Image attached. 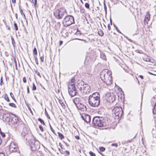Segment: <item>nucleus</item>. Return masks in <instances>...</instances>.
<instances>
[{
  "label": "nucleus",
  "instance_id": "obj_1",
  "mask_svg": "<svg viewBox=\"0 0 156 156\" xmlns=\"http://www.w3.org/2000/svg\"><path fill=\"white\" fill-rule=\"evenodd\" d=\"M100 78L107 85H110L112 82V72L108 69L102 70L101 72Z\"/></svg>",
  "mask_w": 156,
  "mask_h": 156
},
{
  "label": "nucleus",
  "instance_id": "obj_2",
  "mask_svg": "<svg viewBox=\"0 0 156 156\" xmlns=\"http://www.w3.org/2000/svg\"><path fill=\"white\" fill-rule=\"evenodd\" d=\"M99 94L97 92L93 93L90 95L88 98L89 104L93 107H98L100 103Z\"/></svg>",
  "mask_w": 156,
  "mask_h": 156
},
{
  "label": "nucleus",
  "instance_id": "obj_3",
  "mask_svg": "<svg viewBox=\"0 0 156 156\" xmlns=\"http://www.w3.org/2000/svg\"><path fill=\"white\" fill-rule=\"evenodd\" d=\"M92 124L94 126L106 127L108 125L107 121L102 117L96 116L93 119Z\"/></svg>",
  "mask_w": 156,
  "mask_h": 156
},
{
  "label": "nucleus",
  "instance_id": "obj_4",
  "mask_svg": "<svg viewBox=\"0 0 156 156\" xmlns=\"http://www.w3.org/2000/svg\"><path fill=\"white\" fill-rule=\"evenodd\" d=\"M66 13V10L63 8H61L55 10L54 12V14L57 19H61Z\"/></svg>",
  "mask_w": 156,
  "mask_h": 156
},
{
  "label": "nucleus",
  "instance_id": "obj_5",
  "mask_svg": "<svg viewBox=\"0 0 156 156\" xmlns=\"http://www.w3.org/2000/svg\"><path fill=\"white\" fill-rule=\"evenodd\" d=\"M74 23L73 17L71 15H68L64 18L62 24L65 27L69 26Z\"/></svg>",
  "mask_w": 156,
  "mask_h": 156
},
{
  "label": "nucleus",
  "instance_id": "obj_6",
  "mask_svg": "<svg viewBox=\"0 0 156 156\" xmlns=\"http://www.w3.org/2000/svg\"><path fill=\"white\" fill-rule=\"evenodd\" d=\"M29 144L32 150L35 151L40 148V143L38 140L31 139L29 141Z\"/></svg>",
  "mask_w": 156,
  "mask_h": 156
},
{
  "label": "nucleus",
  "instance_id": "obj_7",
  "mask_svg": "<svg viewBox=\"0 0 156 156\" xmlns=\"http://www.w3.org/2000/svg\"><path fill=\"white\" fill-rule=\"evenodd\" d=\"M79 89L81 93L84 94H88L91 90L90 86L87 84H83Z\"/></svg>",
  "mask_w": 156,
  "mask_h": 156
},
{
  "label": "nucleus",
  "instance_id": "obj_8",
  "mask_svg": "<svg viewBox=\"0 0 156 156\" xmlns=\"http://www.w3.org/2000/svg\"><path fill=\"white\" fill-rule=\"evenodd\" d=\"M112 112L114 114L115 116L118 117L119 118L122 116L123 111L121 107H115L113 108Z\"/></svg>",
  "mask_w": 156,
  "mask_h": 156
},
{
  "label": "nucleus",
  "instance_id": "obj_9",
  "mask_svg": "<svg viewBox=\"0 0 156 156\" xmlns=\"http://www.w3.org/2000/svg\"><path fill=\"white\" fill-rule=\"evenodd\" d=\"M68 88L69 94L71 96L73 97L76 95L77 92L75 85L68 84Z\"/></svg>",
  "mask_w": 156,
  "mask_h": 156
},
{
  "label": "nucleus",
  "instance_id": "obj_10",
  "mask_svg": "<svg viewBox=\"0 0 156 156\" xmlns=\"http://www.w3.org/2000/svg\"><path fill=\"white\" fill-rule=\"evenodd\" d=\"M9 149L10 151L12 152H16L19 150L17 144L13 142L10 143Z\"/></svg>",
  "mask_w": 156,
  "mask_h": 156
},
{
  "label": "nucleus",
  "instance_id": "obj_11",
  "mask_svg": "<svg viewBox=\"0 0 156 156\" xmlns=\"http://www.w3.org/2000/svg\"><path fill=\"white\" fill-rule=\"evenodd\" d=\"M80 115L81 118L85 122L87 123L90 122L91 118L89 115L85 113L81 114Z\"/></svg>",
  "mask_w": 156,
  "mask_h": 156
},
{
  "label": "nucleus",
  "instance_id": "obj_12",
  "mask_svg": "<svg viewBox=\"0 0 156 156\" xmlns=\"http://www.w3.org/2000/svg\"><path fill=\"white\" fill-rule=\"evenodd\" d=\"M3 120H5L6 122H9L11 119L10 114L7 112L4 113L2 115Z\"/></svg>",
  "mask_w": 156,
  "mask_h": 156
},
{
  "label": "nucleus",
  "instance_id": "obj_13",
  "mask_svg": "<svg viewBox=\"0 0 156 156\" xmlns=\"http://www.w3.org/2000/svg\"><path fill=\"white\" fill-rule=\"evenodd\" d=\"M106 96L108 98V100L110 102H113L115 100V97L113 94L110 93H107Z\"/></svg>",
  "mask_w": 156,
  "mask_h": 156
},
{
  "label": "nucleus",
  "instance_id": "obj_14",
  "mask_svg": "<svg viewBox=\"0 0 156 156\" xmlns=\"http://www.w3.org/2000/svg\"><path fill=\"white\" fill-rule=\"evenodd\" d=\"M77 108L79 110H80L84 112L87 110V108L85 106H84L83 104H82L81 103L76 106Z\"/></svg>",
  "mask_w": 156,
  "mask_h": 156
},
{
  "label": "nucleus",
  "instance_id": "obj_15",
  "mask_svg": "<svg viewBox=\"0 0 156 156\" xmlns=\"http://www.w3.org/2000/svg\"><path fill=\"white\" fill-rule=\"evenodd\" d=\"M73 101L76 106H77L78 104H80L81 103L80 102V99L79 98H75L73 99Z\"/></svg>",
  "mask_w": 156,
  "mask_h": 156
},
{
  "label": "nucleus",
  "instance_id": "obj_16",
  "mask_svg": "<svg viewBox=\"0 0 156 156\" xmlns=\"http://www.w3.org/2000/svg\"><path fill=\"white\" fill-rule=\"evenodd\" d=\"M144 60L147 62H150L151 61L150 58L147 55H144L143 57Z\"/></svg>",
  "mask_w": 156,
  "mask_h": 156
},
{
  "label": "nucleus",
  "instance_id": "obj_17",
  "mask_svg": "<svg viewBox=\"0 0 156 156\" xmlns=\"http://www.w3.org/2000/svg\"><path fill=\"white\" fill-rule=\"evenodd\" d=\"M150 19V14L148 12H147V14L146 15L144 20H146L147 21H147H149Z\"/></svg>",
  "mask_w": 156,
  "mask_h": 156
},
{
  "label": "nucleus",
  "instance_id": "obj_18",
  "mask_svg": "<svg viewBox=\"0 0 156 156\" xmlns=\"http://www.w3.org/2000/svg\"><path fill=\"white\" fill-rule=\"evenodd\" d=\"M11 120L14 123H17L18 121V119L15 116L14 117L11 118Z\"/></svg>",
  "mask_w": 156,
  "mask_h": 156
},
{
  "label": "nucleus",
  "instance_id": "obj_19",
  "mask_svg": "<svg viewBox=\"0 0 156 156\" xmlns=\"http://www.w3.org/2000/svg\"><path fill=\"white\" fill-rule=\"evenodd\" d=\"M58 136L62 140L64 138V136L62 133L58 132Z\"/></svg>",
  "mask_w": 156,
  "mask_h": 156
},
{
  "label": "nucleus",
  "instance_id": "obj_20",
  "mask_svg": "<svg viewBox=\"0 0 156 156\" xmlns=\"http://www.w3.org/2000/svg\"><path fill=\"white\" fill-rule=\"evenodd\" d=\"M75 81V79L74 78H73L71 79V82L70 83H69L68 84H72V85H75L74 82Z\"/></svg>",
  "mask_w": 156,
  "mask_h": 156
},
{
  "label": "nucleus",
  "instance_id": "obj_21",
  "mask_svg": "<svg viewBox=\"0 0 156 156\" xmlns=\"http://www.w3.org/2000/svg\"><path fill=\"white\" fill-rule=\"evenodd\" d=\"M64 154L65 156H68V155L70 153L68 151H64Z\"/></svg>",
  "mask_w": 156,
  "mask_h": 156
},
{
  "label": "nucleus",
  "instance_id": "obj_22",
  "mask_svg": "<svg viewBox=\"0 0 156 156\" xmlns=\"http://www.w3.org/2000/svg\"><path fill=\"white\" fill-rule=\"evenodd\" d=\"M101 57L103 60H105L106 59V56L105 55L103 54H101Z\"/></svg>",
  "mask_w": 156,
  "mask_h": 156
},
{
  "label": "nucleus",
  "instance_id": "obj_23",
  "mask_svg": "<svg viewBox=\"0 0 156 156\" xmlns=\"http://www.w3.org/2000/svg\"><path fill=\"white\" fill-rule=\"evenodd\" d=\"M38 121H40L41 124H43L44 125H45V124L44 121L43 120L41 119L40 118H38Z\"/></svg>",
  "mask_w": 156,
  "mask_h": 156
},
{
  "label": "nucleus",
  "instance_id": "obj_24",
  "mask_svg": "<svg viewBox=\"0 0 156 156\" xmlns=\"http://www.w3.org/2000/svg\"><path fill=\"white\" fill-rule=\"evenodd\" d=\"M98 34L100 36H102L104 35V33L102 31L100 30L99 31H98Z\"/></svg>",
  "mask_w": 156,
  "mask_h": 156
},
{
  "label": "nucleus",
  "instance_id": "obj_25",
  "mask_svg": "<svg viewBox=\"0 0 156 156\" xmlns=\"http://www.w3.org/2000/svg\"><path fill=\"white\" fill-rule=\"evenodd\" d=\"M99 149L100 151L102 152H103L105 151V148L103 147H100Z\"/></svg>",
  "mask_w": 156,
  "mask_h": 156
},
{
  "label": "nucleus",
  "instance_id": "obj_26",
  "mask_svg": "<svg viewBox=\"0 0 156 156\" xmlns=\"http://www.w3.org/2000/svg\"><path fill=\"white\" fill-rule=\"evenodd\" d=\"M49 126H50V129H51V130L52 131V132L55 135H56V134L55 133V131L52 128V127H51V126L50 124H49Z\"/></svg>",
  "mask_w": 156,
  "mask_h": 156
},
{
  "label": "nucleus",
  "instance_id": "obj_27",
  "mask_svg": "<svg viewBox=\"0 0 156 156\" xmlns=\"http://www.w3.org/2000/svg\"><path fill=\"white\" fill-rule=\"evenodd\" d=\"M104 6L105 12H106V13L107 11V7L105 2H104Z\"/></svg>",
  "mask_w": 156,
  "mask_h": 156
},
{
  "label": "nucleus",
  "instance_id": "obj_28",
  "mask_svg": "<svg viewBox=\"0 0 156 156\" xmlns=\"http://www.w3.org/2000/svg\"><path fill=\"white\" fill-rule=\"evenodd\" d=\"M33 88H32V90H36V87L35 86V84L34 83H33Z\"/></svg>",
  "mask_w": 156,
  "mask_h": 156
},
{
  "label": "nucleus",
  "instance_id": "obj_29",
  "mask_svg": "<svg viewBox=\"0 0 156 156\" xmlns=\"http://www.w3.org/2000/svg\"><path fill=\"white\" fill-rule=\"evenodd\" d=\"M33 53L34 55H37V49L36 48H34V51H33Z\"/></svg>",
  "mask_w": 156,
  "mask_h": 156
},
{
  "label": "nucleus",
  "instance_id": "obj_30",
  "mask_svg": "<svg viewBox=\"0 0 156 156\" xmlns=\"http://www.w3.org/2000/svg\"><path fill=\"white\" fill-rule=\"evenodd\" d=\"M0 133L1 134V136H2L3 137V138H4L5 137V134L2 133L1 130H0Z\"/></svg>",
  "mask_w": 156,
  "mask_h": 156
},
{
  "label": "nucleus",
  "instance_id": "obj_31",
  "mask_svg": "<svg viewBox=\"0 0 156 156\" xmlns=\"http://www.w3.org/2000/svg\"><path fill=\"white\" fill-rule=\"evenodd\" d=\"M89 154L91 156H96L95 154L92 151H90Z\"/></svg>",
  "mask_w": 156,
  "mask_h": 156
},
{
  "label": "nucleus",
  "instance_id": "obj_32",
  "mask_svg": "<svg viewBox=\"0 0 156 156\" xmlns=\"http://www.w3.org/2000/svg\"><path fill=\"white\" fill-rule=\"evenodd\" d=\"M14 27H15V30H18V27L17 24L16 23H14Z\"/></svg>",
  "mask_w": 156,
  "mask_h": 156
},
{
  "label": "nucleus",
  "instance_id": "obj_33",
  "mask_svg": "<svg viewBox=\"0 0 156 156\" xmlns=\"http://www.w3.org/2000/svg\"><path fill=\"white\" fill-rule=\"evenodd\" d=\"M85 7L87 8V9H89V5L88 3H86L85 4Z\"/></svg>",
  "mask_w": 156,
  "mask_h": 156
},
{
  "label": "nucleus",
  "instance_id": "obj_34",
  "mask_svg": "<svg viewBox=\"0 0 156 156\" xmlns=\"http://www.w3.org/2000/svg\"><path fill=\"white\" fill-rule=\"evenodd\" d=\"M39 128L41 131L43 132L44 131V129L40 125L39 126Z\"/></svg>",
  "mask_w": 156,
  "mask_h": 156
},
{
  "label": "nucleus",
  "instance_id": "obj_35",
  "mask_svg": "<svg viewBox=\"0 0 156 156\" xmlns=\"http://www.w3.org/2000/svg\"><path fill=\"white\" fill-rule=\"evenodd\" d=\"M9 105L10 106L12 107H14L15 106V104L13 103H10L9 104Z\"/></svg>",
  "mask_w": 156,
  "mask_h": 156
},
{
  "label": "nucleus",
  "instance_id": "obj_36",
  "mask_svg": "<svg viewBox=\"0 0 156 156\" xmlns=\"http://www.w3.org/2000/svg\"><path fill=\"white\" fill-rule=\"evenodd\" d=\"M5 99L8 102L9 101V98L7 96H5Z\"/></svg>",
  "mask_w": 156,
  "mask_h": 156
},
{
  "label": "nucleus",
  "instance_id": "obj_37",
  "mask_svg": "<svg viewBox=\"0 0 156 156\" xmlns=\"http://www.w3.org/2000/svg\"><path fill=\"white\" fill-rule=\"evenodd\" d=\"M10 96H11V97L13 99L15 100L14 99V96L13 94L12 93H10Z\"/></svg>",
  "mask_w": 156,
  "mask_h": 156
},
{
  "label": "nucleus",
  "instance_id": "obj_38",
  "mask_svg": "<svg viewBox=\"0 0 156 156\" xmlns=\"http://www.w3.org/2000/svg\"><path fill=\"white\" fill-rule=\"evenodd\" d=\"M111 146H115L116 147H118V144H111Z\"/></svg>",
  "mask_w": 156,
  "mask_h": 156
},
{
  "label": "nucleus",
  "instance_id": "obj_39",
  "mask_svg": "<svg viewBox=\"0 0 156 156\" xmlns=\"http://www.w3.org/2000/svg\"><path fill=\"white\" fill-rule=\"evenodd\" d=\"M20 13L22 15H23L24 16V17L25 18V15L24 14V13H23V11L21 9H20Z\"/></svg>",
  "mask_w": 156,
  "mask_h": 156
},
{
  "label": "nucleus",
  "instance_id": "obj_40",
  "mask_svg": "<svg viewBox=\"0 0 156 156\" xmlns=\"http://www.w3.org/2000/svg\"><path fill=\"white\" fill-rule=\"evenodd\" d=\"M58 149L61 153L62 154H64V151H63L60 149L59 148Z\"/></svg>",
  "mask_w": 156,
  "mask_h": 156
},
{
  "label": "nucleus",
  "instance_id": "obj_41",
  "mask_svg": "<svg viewBox=\"0 0 156 156\" xmlns=\"http://www.w3.org/2000/svg\"><path fill=\"white\" fill-rule=\"evenodd\" d=\"M35 58V61L37 64H38V59L37 57L36 56L34 57Z\"/></svg>",
  "mask_w": 156,
  "mask_h": 156
},
{
  "label": "nucleus",
  "instance_id": "obj_42",
  "mask_svg": "<svg viewBox=\"0 0 156 156\" xmlns=\"http://www.w3.org/2000/svg\"><path fill=\"white\" fill-rule=\"evenodd\" d=\"M23 82L24 83H26L27 82V80H26V78L25 77H24L23 78Z\"/></svg>",
  "mask_w": 156,
  "mask_h": 156
},
{
  "label": "nucleus",
  "instance_id": "obj_43",
  "mask_svg": "<svg viewBox=\"0 0 156 156\" xmlns=\"http://www.w3.org/2000/svg\"><path fill=\"white\" fill-rule=\"evenodd\" d=\"M42 62H43L44 61V58L43 56H41L40 58Z\"/></svg>",
  "mask_w": 156,
  "mask_h": 156
},
{
  "label": "nucleus",
  "instance_id": "obj_44",
  "mask_svg": "<svg viewBox=\"0 0 156 156\" xmlns=\"http://www.w3.org/2000/svg\"><path fill=\"white\" fill-rule=\"evenodd\" d=\"M45 114H46V115L47 116V117L48 118V119H50V116L49 115H48V113L46 112V111L45 112Z\"/></svg>",
  "mask_w": 156,
  "mask_h": 156
},
{
  "label": "nucleus",
  "instance_id": "obj_45",
  "mask_svg": "<svg viewBox=\"0 0 156 156\" xmlns=\"http://www.w3.org/2000/svg\"><path fill=\"white\" fill-rule=\"evenodd\" d=\"M108 29L109 30H111V27H110V26L109 24H108Z\"/></svg>",
  "mask_w": 156,
  "mask_h": 156
},
{
  "label": "nucleus",
  "instance_id": "obj_46",
  "mask_svg": "<svg viewBox=\"0 0 156 156\" xmlns=\"http://www.w3.org/2000/svg\"><path fill=\"white\" fill-rule=\"evenodd\" d=\"M115 29L119 33H121V32L119 30V29H118V28H117V27H116V28H115Z\"/></svg>",
  "mask_w": 156,
  "mask_h": 156
},
{
  "label": "nucleus",
  "instance_id": "obj_47",
  "mask_svg": "<svg viewBox=\"0 0 156 156\" xmlns=\"http://www.w3.org/2000/svg\"><path fill=\"white\" fill-rule=\"evenodd\" d=\"M81 33H80V31H77V32L76 33V35L80 34Z\"/></svg>",
  "mask_w": 156,
  "mask_h": 156
},
{
  "label": "nucleus",
  "instance_id": "obj_48",
  "mask_svg": "<svg viewBox=\"0 0 156 156\" xmlns=\"http://www.w3.org/2000/svg\"><path fill=\"white\" fill-rule=\"evenodd\" d=\"M34 6L35 7H36V5H37V0H34Z\"/></svg>",
  "mask_w": 156,
  "mask_h": 156
},
{
  "label": "nucleus",
  "instance_id": "obj_49",
  "mask_svg": "<svg viewBox=\"0 0 156 156\" xmlns=\"http://www.w3.org/2000/svg\"><path fill=\"white\" fill-rule=\"evenodd\" d=\"M75 137L76 139L77 140L79 139H80V137L78 136H75Z\"/></svg>",
  "mask_w": 156,
  "mask_h": 156
},
{
  "label": "nucleus",
  "instance_id": "obj_50",
  "mask_svg": "<svg viewBox=\"0 0 156 156\" xmlns=\"http://www.w3.org/2000/svg\"><path fill=\"white\" fill-rule=\"evenodd\" d=\"M27 91L28 93H30L29 89L28 86L27 87Z\"/></svg>",
  "mask_w": 156,
  "mask_h": 156
},
{
  "label": "nucleus",
  "instance_id": "obj_51",
  "mask_svg": "<svg viewBox=\"0 0 156 156\" xmlns=\"http://www.w3.org/2000/svg\"><path fill=\"white\" fill-rule=\"evenodd\" d=\"M0 156H5V155L3 153H0Z\"/></svg>",
  "mask_w": 156,
  "mask_h": 156
},
{
  "label": "nucleus",
  "instance_id": "obj_52",
  "mask_svg": "<svg viewBox=\"0 0 156 156\" xmlns=\"http://www.w3.org/2000/svg\"><path fill=\"white\" fill-rule=\"evenodd\" d=\"M36 73H37V74L39 76H40V73L39 72L37 71H36Z\"/></svg>",
  "mask_w": 156,
  "mask_h": 156
},
{
  "label": "nucleus",
  "instance_id": "obj_53",
  "mask_svg": "<svg viewBox=\"0 0 156 156\" xmlns=\"http://www.w3.org/2000/svg\"><path fill=\"white\" fill-rule=\"evenodd\" d=\"M63 43V41H60L59 42V45H61Z\"/></svg>",
  "mask_w": 156,
  "mask_h": 156
},
{
  "label": "nucleus",
  "instance_id": "obj_54",
  "mask_svg": "<svg viewBox=\"0 0 156 156\" xmlns=\"http://www.w3.org/2000/svg\"><path fill=\"white\" fill-rule=\"evenodd\" d=\"M28 107L29 110L30 111V112H32L29 106H28Z\"/></svg>",
  "mask_w": 156,
  "mask_h": 156
},
{
  "label": "nucleus",
  "instance_id": "obj_55",
  "mask_svg": "<svg viewBox=\"0 0 156 156\" xmlns=\"http://www.w3.org/2000/svg\"><path fill=\"white\" fill-rule=\"evenodd\" d=\"M139 77L141 78L142 79H143V77L142 76V75H140L139 76Z\"/></svg>",
  "mask_w": 156,
  "mask_h": 156
},
{
  "label": "nucleus",
  "instance_id": "obj_56",
  "mask_svg": "<svg viewBox=\"0 0 156 156\" xmlns=\"http://www.w3.org/2000/svg\"><path fill=\"white\" fill-rule=\"evenodd\" d=\"M16 0H12V2L13 3H15V2Z\"/></svg>",
  "mask_w": 156,
  "mask_h": 156
},
{
  "label": "nucleus",
  "instance_id": "obj_57",
  "mask_svg": "<svg viewBox=\"0 0 156 156\" xmlns=\"http://www.w3.org/2000/svg\"><path fill=\"white\" fill-rule=\"evenodd\" d=\"M114 27L116 28V27H117L115 24H114Z\"/></svg>",
  "mask_w": 156,
  "mask_h": 156
},
{
  "label": "nucleus",
  "instance_id": "obj_58",
  "mask_svg": "<svg viewBox=\"0 0 156 156\" xmlns=\"http://www.w3.org/2000/svg\"><path fill=\"white\" fill-rule=\"evenodd\" d=\"M110 23H111V24L112 25V21L111 19H110Z\"/></svg>",
  "mask_w": 156,
  "mask_h": 156
},
{
  "label": "nucleus",
  "instance_id": "obj_59",
  "mask_svg": "<svg viewBox=\"0 0 156 156\" xmlns=\"http://www.w3.org/2000/svg\"><path fill=\"white\" fill-rule=\"evenodd\" d=\"M27 133V132H25V134L24 135H23V136H25V134H26Z\"/></svg>",
  "mask_w": 156,
  "mask_h": 156
},
{
  "label": "nucleus",
  "instance_id": "obj_60",
  "mask_svg": "<svg viewBox=\"0 0 156 156\" xmlns=\"http://www.w3.org/2000/svg\"><path fill=\"white\" fill-rule=\"evenodd\" d=\"M61 104L62 105H62H64L63 103H62Z\"/></svg>",
  "mask_w": 156,
  "mask_h": 156
},
{
  "label": "nucleus",
  "instance_id": "obj_61",
  "mask_svg": "<svg viewBox=\"0 0 156 156\" xmlns=\"http://www.w3.org/2000/svg\"><path fill=\"white\" fill-rule=\"evenodd\" d=\"M2 77L1 78V82H2Z\"/></svg>",
  "mask_w": 156,
  "mask_h": 156
},
{
  "label": "nucleus",
  "instance_id": "obj_62",
  "mask_svg": "<svg viewBox=\"0 0 156 156\" xmlns=\"http://www.w3.org/2000/svg\"><path fill=\"white\" fill-rule=\"evenodd\" d=\"M1 138H0V144H1Z\"/></svg>",
  "mask_w": 156,
  "mask_h": 156
},
{
  "label": "nucleus",
  "instance_id": "obj_63",
  "mask_svg": "<svg viewBox=\"0 0 156 156\" xmlns=\"http://www.w3.org/2000/svg\"><path fill=\"white\" fill-rule=\"evenodd\" d=\"M16 69H17V66H16Z\"/></svg>",
  "mask_w": 156,
  "mask_h": 156
},
{
  "label": "nucleus",
  "instance_id": "obj_64",
  "mask_svg": "<svg viewBox=\"0 0 156 156\" xmlns=\"http://www.w3.org/2000/svg\"><path fill=\"white\" fill-rule=\"evenodd\" d=\"M81 2L82 3H83V2H82V0H81Z\"/></svg>",
  "mask_w": 156,
  "mask_h": 156
}]
</instances>
